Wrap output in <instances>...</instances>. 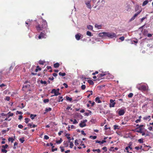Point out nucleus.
I'll return each mask as SVG.
<instances>
[{"label":"nucleus","instance_id":"052dcab7","mask_svg":"<svg viewBox=\"0 0 153 153\" xmlns=\"http://www.w3.org/2000/svg\"><path fill=\"white\" fill-rule=\"evenodd\" d=\"M44 139L46 140H48L49 139V137L47 135H45L44 136Z\"/></svg>","mask_w":153,"mask_h":153},{"label":"nucleus","instance_id":"72a5a7b5","mask_svg":"<svg viewBox=\"0 0 153 153\" xmlns=\"http://www.w3.org/2000/svg\"><path fill=\"white\" fill-rule=\"evenodd\" d=\"M90 138H92L93 140H94L97 138V136H90L89 137Z\"/></svg>","mask_w":153,"mask_h":153},{"label":"nucleus","instance_id":"774afa93","mask_svg":"<svg viewBox=\"0 0 153 153\" xmlns=\"http://www.w3.org/2000/svg\"><path fill=\"white\" fill-rule=\"evenodd\" d=\"M148 2V1L147 0L144 1V5H146Z\"/></svg>","mask_w":153,"mask_h":153},{"label":"nucleus","instance_id":"58836bf2","mask_svg":"<svg viewBox=\"0 0 153 153\" xmlns=\"http://www.w3.org/2000/svg\"><path fill=\"white\" fill-rule=\"evenodd\" d=\"M88 102L90 103V104H91V106H93L95 104V102H91V100L89 101H88Z\"/></svg>","mask_w":153,"mask_h":153},{"label":"nucleus","instance_id":"20e7f679","mask_svg":"<svg viewBox=\"0 0 153 153\" xmlns=\"http://www.w3.org/2000/svg\"><path fill=\"white\" fill-rule=\"evenodd\" d=\"M143 126V125H140L139 128H137L136 129V131L141 133L142 136H143V129L142 128V127Z\"/></svg>","mask_w":153,"mask_h":153},{"label":"nucleus","instance_id":"864d4df0","mask_svg":"<svg viewBox=\"0 0 153 153\" xmlns=\"http://www.w3.org/2000/svg\"><path fill=\"white\" fill-rule=\"evenodd\" d=\"M142 147V146H141L140 147L139 146H136L135 148V149H136L137 150H139L140 149H141Z\"/></svg>","mask_w":153,"mask_h":153},{"label":"nucleus","instance_id":"e433bc0d","mask_svg":"<svg viewBox=\"0 0 153 153\" xmlns=\"http://www.w3.org/2000/svg\"><path fill=\"white\" fill-rule=\"evenodd\" d=\"M133 94L131 93H130L128 95V97L129 98H131L133 96Z\"/></svg>","mask_w":153,"mask_h":153},{"label":"nucleus","instance_id":"f3484780","mask_svg":"<svg viewBox=\"0 0 153 153\" xmlns=\"http://www.w3.org/2000/svg\"><path fill=\"white\" fill-rule=\"evenodd\" d=\"M148 87L147 85L146 84L144 83V91H148L149 90V89H148Z\"/></svg>","mask_w":153,"mask_h":153},{"label":"nucleus","instance_id":"6e6552de","mask_svg":"<svg viewBox=\"0 0 153 153\" xmlns=\"http://www.w3.org/2000/svg\"><path fill=\"white\" fill-rule=\"evenodd\" d=\"M82 35L80 33H77L75 36V38L77 40H79L81 38H82Z\"/></svg>","mask_w":153,"mask_h":153},{"label":"nucleus","instance_id":"7c9ffc66","mask_svg":"<svg viewBox=\"0 0 153 153\" xmlns=\"http://www.w3.org/2000/svg\"><path fill=\"white\" fill-rule=\"evenodd\" d=\"M62 139L61 138H60L59 140H56V143L57 144H60L62 143Z\"/></svg>","mask_w":153,"mask_h":153},{"label":"nucleus","instance_id":"0e129e2a","mask_svg":"<svg viewBox=\"0 0 153 153\" xmlns=\"http://www.w3.org/2000/svg\"><path fill=\"white\" fill-rule=\"evenodd\" d=\"M57 148H56L55 149H52L51 151L52 152H53L54 151H57Z\"/></svg>","mask_w":153,"mask_h":153},{"label":"nucleus","instance_id":"1a4fd4ad","mask_svg":"<svg viewBox=\"0 0 153 153\" xmlns=\"http://www.w3.org/2000/svg\"><path fill=\"white\" fill-rule=\"evenodd\" d=\"M140 11H138V12L136 13L134 15L131 19H130V21H133L134 20L135 18L137 16L140 14Z\"/></svg>","mask_w":153,"mask_h":153},{"label":"nucleus","instance_id":"4d7b16f0","mask_svg":"<svg viewBox=\"0 0 153 153\" xmlns=\"http://www.w3.org/2000/svg\"><path fill=\"white\" fill-rule=\"evenodd\" d=\"M10 98L9 97L7 96L6 97L5 100L7 101H9L10 100Z\"/></svg>","mask_w":153,"mask_h":153},{"label":"nucleus","instance_id":"de8ad7c7","mask_svg":"<svg viewBox=\"0 0 153 153\" xmlns=\"http://www.w3.org/2000/svg\"><path fill=\"white\" fill-rule=\"evenodd\" d=\"M40 82L41 84H43L45 85H46L47 84V82L46 81H43L42 80L40 81Z\"/></svg>","mask_w":153,"mask_h":153},{"label":"nucleus","instance_id":"4be33fe9","mask_svg":"<svg viewBox=\"0 0 153 153\" xmlns=\"http://www.w3.org/2000/svg\"><path fill=\"white\" fill-rule=\"evenodd\" d=\"M36 116V115L31 114L30 115V117L32 120H33L34 119L35 117Z\"/></svg>","mask_w":153,"mask_h":153},{"label":"nucleus","instance_id":"a878e982","mask_svg":"<svg viewBox=\"0 0 153 153\" xmlns=\"http://www.w3.org/2000/svg\"><path fill=\"white\" fill-rule=\"evenodd\" d=\"M70 121L71 122H73L74 124H76L78 123L76 119H74V121H73L72 119H71Z\"/></svg>","mask_w":153,"mask_h":153},{"label":"nucleus","instance_id":"5701e85b","mask_svg":"<svg viewBox=\"0 0 153 153\" xmlns=\"http://www.w3.org/2000/svg\"><path fill=\"white\" fill-rule=\"evenodd\" d=\"M66 100L67 101H69L70 102H71L72 100V99L71 98H70L69 97L67 96L66 97Z\"/></svg>","mask_w":153,"mask_h":153},{"label":"nucleus","instance_id":"09e8293b","mask_svg":"<svg viewBox=\"0 0 153 153\" xmlns=\"http://www.w3.org/2000/svg\"><path fill=\"white\" fill-rule=\"evenodd\" d=\"M18 144V143L17 142H15L14 144V146L13 147V148L14 149H16V146Z\"/></svg>","mask_w":153,"mask_h":153},{"label":"nucleus","instance_id":"473e14b6","mask_svg":"<svg viewBox=\"0 0 153 153\" xmlns=\"http://www.w3.org/2000/svg\"><path fill=\"white\" fill-rule=\"evenodd\" d=\"M95 26V27L97 28L98 29H101L102 27L101 25H98L97 24H96Z\"/></svg>","mask_w":153,"mask_h":153},{"label":"nucleus","instance_id":"680f3d73","mask_svg":"<svg viewBox=\"0 0 153 153\" xmlns=\"http://www.w3.org/2000/svg\"><path fill=\"white\" fill-rule=\"evenodd\" d=\"M18 127L20 128H23V126L21 124L19 125L18 126Z\"/></svg>","mask_w":153,"mask_h":153},{"label":"nucleus","instance_id":"c756f323","mask_svg":"<svg viewBox=\"0 0 153 153\" xmlns=\"http://www.w3.org/2000/svg\"><path fill=\"white\" fill-rule=\"evenodd\" d=\"M8 146L7 144H5V145H2V147L3 148V149H6L7 148Z\"/></svg>","mask_w":153,"mask_h":153},{"label":"nucleus","instance_id":"6ab92c4d","mask_svg":"<svg viewBox=\"0 0 153 153\" xmlns=\"http://www.w3.org/2000/svg\"><path fill=\"white\" fill-rule=\"evenodd\" d=\"M69 143H70L69 145L70 147L71 148H72L74 146L73 144V141H69Z\"/></svg>","mask_w":153,"mask_h":153},{"label":"nucleus","instance_id":"a211bd4d","mask_svg":"<svg viewBox=\"0 0 153 153\" xmlns=\"http://www.w3.org/2000/svg\"><path fill=\"white\" fill-rule=\"evenodd\" d=\"M95 100L96 102H97L98 103H100L101 102V101L100 100V99L99 97H97L96 98Z\"/></svg>","mask_w":153,"mask_h":153},{"label":"nucleus","instance_id":"c03bdc74","mask_svg":"<svg viewBox=\"0 0 153 153\" xmlns=\"http://www.w3.org/2000/svg\"><path fill=\"white\" fill-rule=\"evenodd\" d=\"M1 151L2 152L4 153H6L7 152V151L6 150L3 149H1Z\"/></svg>","mask_w":153,"mask_h":153},{"label":"nucleus","instance_id":"5fc2aeb1","mask_svg":"<svg viewBox=\"0 0 153 153\" xmlns=\"http://www.w3.org/2000/svg\"><path fill=\"white\" fill-rule=\"evenodd\" d=\"M144 119L150 120V116H149L146 117H144Z\"/></svg>","mask_w":153,"mask_h":153},{"label":"nucleus","instance_id":"69168bd1","mask_svg":"<svg viewBox=\"0 0 153 153\" xmlns=\"http://www.w3.org/2000/svg\"><path fill=\"white\" fill-rule=\"evenodd\" d=\"M63 85L65 86V88H67L68 87V85L66 83H64Z\"/></svg>","mask_w":153,"mask_h":153},{"label":"nucleus","instance_id":"bf43d9fd","mask_svg":"<svg viewBox=\"0 0 153 153\" xmlns=\"http://www.w3.org/2000/svg\"><path fill=\"white\" fill-rule=\"evenodd\" d=\"M119 39L120 40H121L122 41H123L124 40V39H125V38H124V36H122L120 37L119 38Z\"/></svg>","mask_w":153,"mask_h":153},{"label":"nucleus","instance_id":"f257e3e1","mask_svg":"<svg viewBox=\"0 0 153 153\" xmlns=\"http://www.w3.org/2000/svg\"><path fill=\"white\" fill-rule=\"evenodd\" d=\"M36 30L39 31L42 30L44 29H46L47 28V23L46 20L44 19L42 20V22L41 25L37 23L35 26Z\"/></svg>","mask_w":153,"mask_h":153},{"label":"nucleus","instance_id":"c85d7f7f","mask_svg":"<svg viewBox=\"0 0 153 153\" xmlns=\"http://www.w3.org/2000/svg\"><path fill=\"white\" fill-rule=\"evenodd\" d=\"M59 75L62 76H65L66 75V74L65 73H62L61 72H60L59 74Z\"/></svg>","mask_w":153,"mask_h":153},{"label":"nucleus","instance_id":"7ed1b4c3","mask_svg":"<svg viewBox=\"0 0 153 153\" xmlns=\"http://www.w3.org/2000/svg\"><path fill=\"white\" fill-rule=\"evenodd\" d=\"M48 29L47 28L45 29V30L42 31L40 33V34L38 36L39 39H41L42 38H46V33L48 32Z\"/></svg>","mask_w":153,"mask_h":153},{"label":"nucleus","instance_id":"e2e57ef3","mask_svg":"<svg viewBox=\"0 0 153 153\" xmlns=\"http://www.w3.org/2000/svg\"><path fill=\"white\" fill-rule=\"evenodd\" d=\"M1 115L2 116L7 117V114H4V113H1Z\"/></svg>","mask_w":153,"mask_h":153},{"label":"nucleus","instance_id":"cd10ccee","mask_svg":"<svg viewBox=\"0 0 153 153\" xmlns=\"http://www.w3.org/2000/svg\"><path fill=\"white\" fill-rule=\"evenodd\" d=\"M52 110V109L51 108H46L45 110V111L46 112H45V114L46 113L48 112L51 111Z\"/></svg>","mask_w":153,"mask_h":153},{"label":"nucleus","instance_id":"f8f14e48","mask_svg":"<svg viewBox=\"0 0 153 153\" xmlns=\"http://www.w3.org/2000/svg\"><path fill=\"white\" fill-rule=\"evenodd\" d=\"M150 148H151V147L150 146H147L144 144V151H147Z\"/></svg>","mask_w":153,"mask_h":153},{"label":"nucleus","instance_id":"9d476101","mask_svg":"<svg viewBox=\"0 0 153 153\" xmlns=\"http://www.w3.org/2000/svg\"><path fill=\"white\" fill-rule=\"evenodd\" d=\"M125 113V111L123 109L118 110V114L120 116L123 115Z\"/></svg>","mask_w":153,"mask_h":153},{"label":"nucleus","instance_id":"49530a36","mask_svg":"<svg viewBox=\"0 0 153 153\" xmlns=\"http://www.w3.org/2000/svg\"><path fill=\"white\" fill-rule=\"evenodd\" d=\"M82 142H83L82 141L81 142V143L80 144V145L81 146H83V148H85L86 146H85V145L84 144L82 143Z\"/></svg>","mask_w":153,"mask_h":153},{"label":"nucleus","instance_id":"338daca9","mask_svg":"<svg viewBox=\"0 0 153 153\" xmlns=\"http://www.w3.org/2000/svg\"><path fill=\"white\" fill-rule=\"evenodd\" d=\"M63 131H60L59 133H58V135L59 136H60L61 134V133H63Z\"/></svg>","mask_w":153,"mask_h":153},{"label":"nucleus","instance_id":"6e6d98bb","mask_svg":"<svg viewBox=\"0 0 153 153\" xmlns=\"http://www.w3.org/2000/svg\"><path fill=\"white\" fill-rule=\"evenodd\" d=\"M60 148L61 149V151L62 152H63L64 151V147L62 146H60Z\"/></svg>","mask_w":153,"mask_h":153},{"label":"nucleus","instance_id":"0eeeda50","mask_svg":"<svg viewBox=\"0 0 153 153\" xmlns=\"http://www.w3.org/2000/svg\"><path fill=\"white\" fill-rule=\"evenodd\" d=\"M115 101V100H113L112 99H111L110 100V103L109 104V107H113L114 106V105L116 104L115 102L114 101Z\"/></svg>","mask_w":153,"mask_h":153},{"label":"nucleus","instance_id":"dca6fc26","mask_svg":"<svg viewBox=\"0 0 153 153\" xmlns=\"http://www.w3.org/2000/svg\"><path fill=\"white\" fill-rule=\"evenodd\" d=\"M56 89H53L51 92V93H54V95H53L54 96H58V94H56ZM53 96H51V97H53Z\"/></svg>","mask_w":153,"mask_h":153},{"label":"nucleus","instance_id":"8fccbe9b","mask_svg":"<svg viewBox=\"0 0 153 153\" xmlns=\"http://www.w3.org/2000/svg\"><path fill=\"white\" fill-rule=\"evenodd\" d=\"M33 124V123L32 122L31 123H29L27 124V126H29L30 128H32V124Z\"/></svg>","mask_w":153,"mask_h":153},{"label":"nucleus","instance_id":"a18cd8bd","mask_svg":"<svg viewBox=\"0 0 153 153\" xmlns=\"http://www.w3.org/2000/svg\"><path fill=\"white\" fill-rule=\"evenodd\" d=\"M75 144L76 146H77L79 144L78 143V140H75Z\"/></svg>","mask_w":153,"mask_h":153},{"label":"nucleus","instance_id":"aec40b11","mask_svg":"<svg viewBox=\"0 0 153 153\" xmlns=\"http://www.w3.org/2000/svg\"><path fill=\"white\" fill-rule=\"evenodd\" d=\"M88 82L91 85H93L94 84V82L93 81L91 80H88Z\"/></svg>","mask_w":153,"mask_h":153},{"label":"nucleus","instance_id":"ea45409f","mask_svg":"<svg viewBox=\"0 0 153 153\" xmlns=\"http://www.w3.org/2000/svg\"><path fill=\"white\" fill-rule=\"evenodd\" d=\"M89 91L91 93V94H89L87 96V97L89 98L91 95H93V91Z\"/></svg>","mask_w":153,"mask_h":153},{"label":"nucleus","instance_id":"f704fd0d","mask_svg":"<svg viewBox=\"0 0 153 153\" xmlns=\"http://www.w3.org/2000/svg\"><path fill=\"white\" fill-rule=\"evenodd\" d=\"M62 98L63 97H59V99L58 101L59 102H62L63 101V99H62Z\"/></svg>","mask_w":153,"mask_h":153},{"label":"nucleus","instance_id":"4468645a","mask_svg":"<svg viewBox=\"0 0 153 153\" xmlns=\"http://www.w3.org/2000/svg\"><path fill=\"white\" fill-rule=\"evenodd\" d=\"M106 142V141L105 140H102V141L97 140L96 141V143H100L101 145L104 143Z\"/></svg>","mask_w":153,"mask_h":153},{"label":"nucleus","instance_id":"412c9836","mask_svg":"<svg viewBox=\"0 0 153 153\" xmlns=\"http://www.w3.org/2000/svg\"><path fill=\"white\" fill-rule=\"evenodd\" d=\"M59 64L58 63H56L54 64L53 66L55 68H58L59 67Z\"/></svg>","mask_w":153,"mask_h":153},{"label":"nucleus","instance_id":"4c0bfd02","mask_svg":"<svg viewBox=\"0 0 153 153\" xmlns=\"http://www.w3.org/2000/svg\"><path fill=\"white\" fill-rule=\"evenodd\" d=\"M119 126L118 125H115L114 126V130H116L117 129H119Z\"/></svg>","mask_w":153,"mask_h":153},{"label":"nucleus","instance_id":"13d9d810","mask_svg":"<svg viewBox=\"0 0 153 153\" xmlns=\"http://www.w3.org/2000/svg\"><path fill=\"white\" fill-rule=\"evenodd\" d=\"M44 62L42 61H39V64H40V65H43L44 64Z\"/></svg>","mask_w":153,"mask_h":153},{"label":"nucleus","instance_id":"2eb2a0df","mask_svg":"<svg viewBox=\"0 0 153 153\" xmlns=\"http://www.w3.org/2000/svg\"><path fill=\"white\" fill-rule=\"evenodd\" d=\"M63 145L65 147H68L69 145V141L67 140L64 141L63 142Z\"/></svg>","mask_w":153,"mask_h":153},{"label":"nucleus","instance_id":"ddd939ff","mask_svg":"<svg viewBox=\"0 0 153 153\" xmlns=\"http://www.w3.org/2000/svg\"><path fill=\"white\" fill-rule=\"evenodd\" d=\"M91 1H87V2H85L86 4L87 5V7L89 9H91V5L90 4Z\"/></svg>","mask_w":153,"mask_h":153},{"label":"nucleus","instance_id":"bb28decb","mask_svg":"<svg viewBox=\"0 0 153 153\" xmlns=\"http://www.w3.org/2000/svg\"><path fill=\"white\" fill-rule=\"evenodd\" d=\"M25 122L26 123H27L30 120V119L28 118H25Z\"/></svg>","mask_w":153,"mask_h":153},{"label":"nucleus","instance_id":"603ef678","mask_svg":"<svg viewBox=\"0 0 153 153\" xmlns=\"http://www.w3.org/2000/svg\"><path fill=\"white\" fill-rule=\"evenodd\" d=\"M81 88L82 90H84L86 86L85 85H82Z\"/></svg>","mask_w":153,"mask_h":153},{"label":"nucleus","instance_id":"39448f33","mask_svg":"<svg viewBox=\"0 0 153 153\" xmlns=\"http://www.w3.org/2000/svg\"><path fill=\"white\" fill-rule=\"evenodd\" d=\"M105 75V74L104 73H103L102 74H99L97 76V79H98L99 80H101L102 79H103L105 78L104 76Z\"/></svg>","mask_w":153,"mask_h":153},{"label":"nucleus","instance_id":"423d86ee","mask_svg":"<svg viewBox=\"0 0 153 153\" xmlns=\"http://www.w3.org/2000/svg\"><path fill=\"white\" fill-rule=\"evenodd\" d=\"M87 121V120H83L82 121H81V123L79 124V126L81 127H83L86 126L85 122Z\"/></svg>","mask_w":153,"mask_h":153},{"label":"nucleus","instance_id":"79ce46f5","mask_svg":"<svg viewBox=\"0 0 153 153\" xmlns=\"http://www.w3.org/2000/svg\"><path fill=\"white\" fill-rule=\"evenodd\" d=\"M138 141L140 143H142L143 142V138L139 139L138 140Z\"/></svg>","mask_w":153,"mask_h":153},{"label":"nucleus","instance_id":"37998d69","mask_svg":"<svg viewBox=\"0 0 153 153\" xmlns=\"http://www.w3.org/2000/svg\"><path fill=\"white\" fill-rule=\"evenodd\" d=\"M87 28L89 30H92L93 29V27L91 25H88L87 26Z\"/></svg>","mask_w":153,"mask_h":153},{"label":"nucleus","instance_id":"2f4dec72","mask_svg":"<svg viewBox=\"0 0 153 153\" xmlns=\"http://www.w3.org/2000/svg\"><path fill=\"white\" fill-rule=\"evenodd\" d=\"M87 35L89 36H92V33L91 32L89 31H87L86 33Z\"/></svg>","mask_w":153,"mask_h":153},{"label":"nucleus","instance_id":"3c124183","mask_svg":"<svg viewBox=\"0 0 153 153\" xmlns=\"http://www.w3.org/2000/svg\"><path fill=\"white\" fill-rule=\"evenodd\" d=\"M102 149L103 150H104L105 152H106L107 151V147L105 146H104L102 148Z\"/></svg>","mask_w":153,"mask_h":153},{"label":"nucleus","instance_id":"9b49d317","mask_svg":"<svg viewBox=\"0 0 153 153\" xmlns=\"http://www.w3.org/2000/svg\"><path fill=\"white\" fill-rule=\"evenodd\" d=\"M135 11H140V12H141L142 10L141 8V7H140L138 5H136L135 8Z\"/></svg>","mask_w":153,"mask_h":153},{"label":"nucleus","instance_id":"f03ea898","mask_svg":"<svg viewBox=\"0 0 153 153\" xmlns=\"http://www.w3.org/2000/svg\"><path fill=\"white\" fill-rule=\"evenodd\" d=\"M100 36H105L110 38H113L114 37H116V35L114 33H109L107 32H103L99 33Z\"/></svg>","mask_w":153,"mask_h":153},{"label":"nucleus","instance_id":"c9c22d12","mask_svg":"<svg viewBox=\"0 0 153 153\" xmlns=\"http://www.w3.org/2000/svg\"><path fill=\"white\" fill-rule=\"evenodd\" d=\"M19 140L21 143H23L25 141L24 138L23 137L22 138H20L19 139Z\"/></svg>","mask_w":153,"mask_h":153},{"label":"nucleus","instance_id":"a19ab883","mask_svg":"<svg viewBox=\"0 0 153 153\" xmlns=\"http://www.w3.org/2000/svg\"><path fill=\"white\" fill-rule=\"evenodd\" d=\"M49 99H45L43 100V102L45 103H48L49 102Z\"/></svg>","mask_w":153,"mask_h":153},{"label":"nucleus","instance_id":"393cba45","mask_svg":"<svg viewBox=\"0 0 153 153\" xmlns=\"http://www.w3.org/2000/svg\"><path fill=\"white\" fill-rule=\"evenodd\" d=\"M14 139L13 137H9L8 139V141L9 142L11 141L12 143H13Z\"/></svg>","mask_w":153,"mask_h":153},{"label":"nucleus","instance_id":"b1692460","mask_svg":"<svg viewBox=\"0 0 153 153\" xmlns=\"http://www.w3.org/2000/svg\"><path fill=\"white\" fill-rule=\"evenodd\" d=\"M8 118H9L10 116H12L13 115V113H11L10 112H9L7 114Z\"/></svg>","mask_w":153,"mask_h":153}]
</instances>
